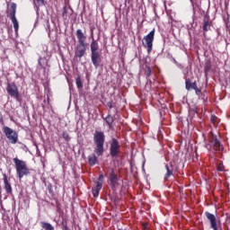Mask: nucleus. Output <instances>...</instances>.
I'll return each mask as SVG.
<instances>
[{"label":"nucleus","mask_w":230,"mask_h":230,"mask_svg":"<svg viewBox=\"0 0 230 230\" xmlns=\"http://www.w3.org/2000/svg\"><path fill=\"white\" fill-rule=\"evenodd\" d=\"M103 179H104L103 174L99 175V182H102Z\"/></svg>","instance_id":"32"},{"label":"nucleus","mask_w":230,"mask_h":230,"mask_svg":"<svg viewBox=\"0 0 230 230\" xmlns=\"http://www.w3.org/2000/svg\"><path fill=\"white\" fill-rule=\"evenodd\" d=\"M3 132L5 137L12 145H16L17 141H19V134L13 128L8 126L3 128Z\"/></svg>","instance_id":"5"},{"label":"nucleus","mask_w":230,"mask_h":230,"mask_svg":"<svg viewBox=\"0 0 230 230\" xmlns=\"http://www.w3.org/2000/svg\"><path fill=\"white\" fill-rule=\"evenodd\" d=\"M63 137L67 141L69 139V135H67V133H63Z\"/></svg>","instance_id":"29"},{"label":"nucleus","mask_w":230,"mask_h":230,"mask_svg":"<svg viewBox=\"0 0 230 230\" xmlns=\"http://www.w3.org/2000/svg\"><path fill=\"white\" fill-rule=\"evenodd\" d=\"M3 181L6 193H8V195H12V185L10 184V181H8V176H6V174H4Z\"/></svg>","instance_id":"15"},{"label":"nucleus","mask_w":230,"mask_h":230,"mask_svg":"<svg viewBox=\"0 0 230 230\" xmlns=\"http://www.w3.org/2000/svg\"><path fill=\"white\" fill-rule=\"evenodd\" d=\"M205 215H206L208 220L210 222L211 229L218 230V226L217 225V217H215V215H213L209 212H205Z\"/></svg>","instance_id":"11"},{"label":"nucleus","mask_w":230,"mask_h":230,"mask_svg":"<svg viewBox=\"0 0 230 230\" xmlns=\"http://www.w3.org/2000/svg\"><path fill=\"white\" fill-rule=\"evenodd\" d=\"M17 12V4L15 3H12L10 9L8 11V17L12 21L14 28V33L16 37L19 35V22L17 21V17H15V13Z\"/></svg>","instance_id":"3"},{"label":"nucleus","mask_w":230,"mask_h":230,"mask_svg":"<svg viewBox=\"0 0 230 230\" xmlns=\"http://www.w3.org/2000/svg\"><path fill=\"white\" fill-rule=\"evenodd\" d=\"M185 87L187 91H190V89H197V83H191L190 82V79H187L185 82Z\"/></svg>","instance_id":"18"},{"label":"nucleus","mask_w":230,"mask_h":230,"mask_svg":"<svg viewBox=\"0 0 230 230\" xmlns=\"http://www.w3.org/2000/svg\"><path fill=\"white\" fill-rule=\"evenodd\" d=\"M172 62H173V64H175V65L178 63L177 60H176L175 58H172Z\"/></svg>","instance_id":"35"},{"label":"nucleus","mask_w":230,"mask_h":230,"mask_svg":"<svg viewBox=\"0 0 230 230\" xmlns=\"http://www.w3.org/2000/svg\"><path fill=\"white\" fill-rule=\"evenodd\" d=\"M78 44L89 45L87 43V36L84 33L82 29H78L75 32Z\"/></svg>","instance_id":"9"},{"label":"nucleus","mask_w":230,"mask_h":230,"mask_svg":"<svg viewBox=\"0 0 230 230\" xmlns=\"http://www.w3.org/2000/svg\"><path fill=\"white\" fill-rule=\"evenodd\" d=\"M91 55L95 54V53H100L98 49H100V45L98 44V41L93 38V40L91 42Z\"/></svg>","instance_id":"16"},{"label":"nucleus","mask_w":230,"mask_h":230,"mask_svg":"<svg viewBox=\"0 0 230 230\" xmlns=\"http://www.w3.org/2000/svg\"><path fill=\"white\" fill-rule=\"evenodd\" d=\"M88 163L90 166H94L98 164V156H96V154H92L88 156Z\"/></svg>","instance_id":"17"},{"label":"nucleus","mask_w":230,"mask_h":230,"mask_svg":"<svg viewBox=\"0 0 230 230\" xmlns=\"http://www.w3.org/2000/svg\"><path fill=\"white\" fill-rule=\"evenodd\" d=\"M154 37H155V30L153 29L146 36L144 37L142 44L146 48L148 55L152 53L154 48Z\"/></svg>","instance_id":"4"},{"label":"nucleus","mask_w":230,"mask_h":230,"mask_svg":"<svg viewBox=\"0 0 230 230\" xmlns=\"http://www.w3.org/2000/svg\"><path fill=\"white\" fill-rule=\"evenodd\" d=\"M107 107H109V109H112L114 107V102L112 101L108 102Z\"/></svg>","instance_id":"26"},{"label":"nucleus","mask_w":230,"mask_h":230,"mask_svg":"<svg viewBox=\"0 0 230 230\" xmlns=\"http://www.w3.org/2000/svg\"><path fill=\"white\" fill-rule=\"evenodd\" d=\"M87 46L89 45H84V44H77L75 48V57L77 58H82L84 55H85V51H87Z\"/></svg>","instance_id":"10"},{"label":"nucleus","mask_w":230,"mask_h":230,"mask_svg":"<svg viewBox=\"0 0 230 230\" xmlns=\"http://www.w3.org/2000/svg\"><path fill=\"white\" fill-rule=\"evenodd\" d=\"M194 91H195V93H196V94L198 95V96H200V89H199V87L198 86H196V88H194Z\"/></svg>","instance_id":"28"},{"label":"nucleus","mask_w":230,"mask_h":230,"mask_svg":"<svg viewBox=\"0 0 230 230\" xmlns=\"http://www.w3.org/2000/svg\"><path fill=\"white\" fill-rule=\"evenodd\" d=\"M165 169H166V173H165V181H168V179H170L171 175H173V172H172V170H170V167L168 165H165Z\"/></svg>","instance_id":"21"},{"label":"nucleus","mask_w":230,"mask_h":230,"mask_svg":"<svg viewBox=\"0 0 230 230\" xmlns=\"http://www.w3.org/2000/svg\"><path fill=\"white\" fill-rule=\"evenodd\" d=\"M33 3L37 10H39V6H42V4H44V0H33Z\"/></svg>","instance_id":"23"},{"label":"nucleus","mask_w":230,"mask_h":230,"mask_svg":"<svg viewBox=\"0 0 230 230\" xmlns=\"http://www.w3.org/2000/svg\"><path fill=\"white\" fill-rule=\"evenodd\" d=\"M217 170H218V172H222V171L224 170V168L219 165V166L217 167Z\"/></svg>","instance_id":"34"},{"label":"nucleus","mask_w":230,"mask_h":230,"mask_svg":"<svg viewBox=\"0 0 230 230\" xmlns=\"http://www.w3.org/2000/svg\"><path fill=\"white\" fill-rule=\"evenodd\" d=\"M41 230H55V226L49 223L41 222Z\"/></svg>","instance_id":"19"},{"label":"nucleus","mask_w":230,"mask_h":230,"mask_svg":"<svg viewBox=\"0 0 230 230\" xmlns=\"http://www.w3.org/2000/svg\"><path fill=\"white\" fill-rule=\"evenodd\" d=\"M206 148H208V150H210V152H220V150H222L223 146L220 143V140H218V138L217 137V135L212 134L211 137H210V145H207Z\"/></svg>","instance_id":"6"},{"label":"nucleus","mask_w":230,"mask_h":230,"mask_svg":"<svg viewBox=\"0 0 230 230\" xmlns=\"http://www.w3.org/2000/svg\"><path fill=\"white\" fill-rule=\"evenodd\" d=\"M175 66H177L179 67V69H183V66L181 63H177Z\"/></svg>","instance_id":"31"},{"label":"nucleus","mask_w":230,"mask_h":230,"mask_svg":"<svg viewBox=\"0 0 230 230\" xmlns=\"http://www.w3.org/2000/svg\"><path fill=\"white\" fill-rule=\"evenodd\" d=\"M211 25L212 22L209 20H204V23H203V30L205 31H209V30H211Z\"/></svg>","instance_id":"20"},{"label":"nucleus","mask_w":230,"mask_h":230,"mask_svg":"<svg viewBox=\"0 0 230 230\" xmlns=\"http://www.w3.org/2000/svg\"><path fill=\"white\" fill-rule=\"evenodd\" d=\"M210 119H211L212 123H217V120L218 119V118H217V116H215V115H212Z\"/></svg>","instance_id":"27"},{"label":"nucleus","mask_w":230,"mask_h":230,"mask_svg":"<svg viewBox=\"0 0 230 230\" xmlns=\"http://www.w3.org/2000/svg\"><path fill=\"white\" fill-rule=\"evenodd\" d=\"M103 186V181H98L96 187L93 189L92 193L94 199H98L100 197V191H102V188Z\"/></svg>","instance_id":"14"},{"label":"nucleus","mask_w":230,"mask_h":230,"mask_svg":"<svg viewBox=\"0 0 230 230\" xmlns=\"http://www.w3.org/2000/svg\"><path fill=\"white\" fill-rule=\"evenodd\" d=\"M121 150V146H119V142L116 138H111L110 142V155L112 157H118L119 155V152Z\"/></svg>","instance_id":"7"},{"label":"nucleus","mask_w":230,"mask_h":230,"mask_svg":"<svg viewBox=\"0 0 230 230\" xmlns=\"http://www.w3.org/2000/svg\"><path fill=\"white\" fill-rule=\"evenodd\" d=\"M105 120H106L107 125H109V127H112V123H114V119L112 118V116L108 115L105 118Z\"/></svg>","instance_id":"22"},{"label":"nucleus","mask_w":230,"mask_h":230,"mask_svg":"<svg viewBox=\"0 0 230 230\" xmlns=\"http://www.w3.org/2000/svg\"><path fill=\"white\" fill-rule=\"evenodd\" d=\"M92 64H93L95 69L100 67V62H102V57L100 56V52L95 54H91Z\"/></svg>","instance_id":"12"},{"label":"nucleus","mask_w":230,"mask_h":230,"mask_svg":"<svg viewBox=\"0 0 230 230\" xmlns=\"http://www.w3.org/2000/svg\"><path fill=\"white\" fill-rule=\"evenodd\" d=\"M63 230H69V227L67 226V225H66V224H65V225H64V226H63Z\"/></svg>","instance_id":"33"},{"label":"nucleus","mask_w":230,"mask_h":230,"mask_svg":"<svg viewBox=\"0 0 230 230\" xmlns=\"http://www.w3.org/2000/svg\"><path fill=\"white\" fill-rule=\"evenodd\" d=\"M93 143L95 145L94 154H96L98 157L103 155V152H105V133L96 130L93 134Z\"/></svg>","instance_id":"1"},{"label":"nucleus","mask_w":230,"mask_h":230,"mask_svg":"<svg viewBox=\"0 0 230 230\" xmlns=\"http://www.w3.org/2000/svg\"><path fill=\"white\" fill-rule=\"evenodd\" d=\"M145 75H147V76H150V75H152V68H150V66H146Z\"/></svg>","instance_id":"25"},{"label":"nucleus","mask_w":230,"mask_h":230,"mask_svg":"<svg viewBox=\"0 0 230 230\" xmlns=\"http://www.w3.org/2000/svg\"><path fill=\"white\" fill-rule=\"evenodd\" d=\"M41 61H42V58L40 57L39 60H38V64H39L40 67H42V62Z\"/></svg>","instance_id":"30"},{"label":"nucleus","mask_w":230,"mask_h":230,"mask_svg":"<svg viewBox=\"0 0 230 230\" xmlns=\"http://www.w3.org/2000/svg\"><path fill=\"white\" fill-rule=\"evenodd\" d=\"M13 161L16 170V175L20 180L26 175H30V169H28V165L25 161H22L18 157L13 158Z\"/></svg>","instance_id":"2"},{"label":"nucleus","mask_w":230,"mask_h":230,"mask_svg":"<svg viewBox=\"0 0 230 230\" xmlns=\"http://www.w3.org/2000/svg\"><path fill=\"white\" fill-rule=\"evenodd\" d=\"M118 181H119L118 175H116V173L114 172V170H112L110 175V182H111V188H116L117 186H119V183L118 182Z\"/></svg>","instance_id":"13"},{"label":"nucleus","mask_w":230,"mask_h":230,"mask_svg":"<svg viewBox=\"0 0 230 230\" xmlns=\"http://www.w3.org/2000/svg\"><path fill=\"white\" fill-rule=\"evenodd\" d=\"M6 91L12 98H15V100H19V89L17 88V85L15 84V83H8Z\"/></svg>","instance_id":"8"},{"label":"nucleus","mask_w":230,"mask_h":230,"mask_svg":"<svg viewBox=\"0 0 230 230\" xmlns=\"http://www.w3.org/2000/svg\"><path fill=\"white\" fill-rule=\"evenodd\" d=\"M75 84L77 85V89H82V87H84V84L82 83V79L80 78V76L76 78Z\"/></svg>","instance_id":"24"}]
</instances>
